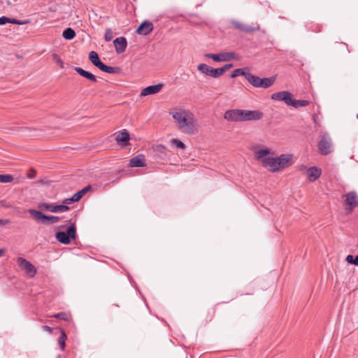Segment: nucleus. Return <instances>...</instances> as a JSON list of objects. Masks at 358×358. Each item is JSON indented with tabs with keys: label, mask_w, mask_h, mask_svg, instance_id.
<instances>
[{
	"label": "nucleus",
	"mask_w": 358,
	"mask_h": 358,
	"mask_svg": "<svg viewBox=\"0 0 358 358\" xmlns=\"http://www.w3.org/2000/svg\"><path fill=\"white\" fill-rule=\"evenodd\" d=\"M171 114L180 131L187 134H194V117L190 111L180 109L178 111L171 113Z\"/></svg>",
	"instance_id": "obj_1"
},
{
	"label": "nucleus",
	"mask_w": 358,
	"mask_h": 358,
	"mask_svg": "<svg viewBox=\"0 0 358 358\" xmlns=\"http://www.w3.org/2000/svg\"><path fill=\"white\" fill-rule=\"evenodd\" d=\"M264 113L259 110L241 109L229 110L224 114V118L230 122L259 120L262 119Z\"/></svg>",
	"instance_id": "obj_2"
},
{
	"label": "nucleus",
	"mask_w": 358,
	"mask_h": 358,
	"mask_svg": "<svg viewBox=\"0 0 358 358\" xmlns=\"http://www.w3.org/2000/svg\"><path fill=\"white\" fill-rule=\"evenodd\" d=\"M270 154V150L268 148L261 149L256 152V158L260 160L262 166L266 168L269 171L274 173L278 171V161L276 157H266Z\"/></svg>",
	"instance_id": "obj_3"
},
{
	"label": "nucleus",
	"mask_w": 358,
	"mask_h": 358,
	"mask_svg": "<svg viewBox=\"0 0 358 358\" xmlns=\"http://www.w3.org/2000/svg\"><path fill=\"white\" fill-rule=\"evenodd\" d=\"M233 66V64L229 63L224 65L222 67L215 69L206 64H200L198 65L197 69L205 76H210L213 78H218Z\"/></svg>",
	"instance_id": "obj_4"
},
{
	"label": "nucleus",
	"mask_w": 358,
	"mask_h": 358,
	"mask_svg": "<svg viewBox=\"0 0 358 358\" xmlns=\"http://www.w3.org/2000/svg\"><path fill=\"white\" fill-rule=\"evenodd\" d=\"M245 79L255 87L266 89L273 85L275 81L276 76H273L270 78H261L260 77L248 72L245 76Z\"/></svg>",
	"instance_id": "obj_5"
},
{
	"label": "nucleus",
	"mask_w": 358,
	"mask_h": 358,
	"mask_svg": "<svg viewBox=\"0 0 358 358\" xmlns=\"http://www.w3.org/2000/svg\"><path fill=\"white\" fill-rule=\"evenodd\" d=\"M28 212L35 221L43 224H52L60 220V217L57 216L47 215L41 211L35 209H29Z\"/></svg>",
	"instance_id": "obj_6"
},
{
	"label": "nucleus",
	"mask_w": 358,
	"mask_h": 358,
	"mask_svg": "<svg viewBox=\"0 0 358 358\" xmlns=\"http://www.w3.org/2000/svg\"><path fill=\"white\" fill-rule=\"evenodd\" d=\"M77 237L76 227L75 223L71 224L66 229V231H57L55 234L56 239L61 243L68 245L71 240Z\"/></svg>",
	"instance_id": "obj_7"
},
{
	"label": "nucleus",
	"mask_w": 358,
	"mask_h": 358,
	"mask_svg": "<svg viewBox=\"0 0 358 358\" xmlns=\"http://www.w3.org/2000/svg\"><path fill=\"white\" fill-rule=\"evenodd\" d=\"M348 213H351L358 206V195L356 192L351 191L343 196Z\"/></svg>",
	"instance_id": "obj_8"
},
{
	"label": "nucleus",
	"mask_w": 358,
	"mask_h": 358,
	"mask_svg": "<svg viewBox=\"0 0 358 358\" xmlns=\"http://www.w3.org/2000/svg\"><path fill=\"white\" fill-rule=\"evenodd\" d=\"M331 140L327 133L324 134L318 143V149L322 155H327L331 152Z\"/></svg>",
	"instance_id": "obj_9"
},
{
	"label": "nucleus",
	"mask_w": 358,
	"mask_h": 358,
	"mask_svg": "<svg viewBox=\"0 0 358 358\" xmlns=\"http://www.w3.org/2000/svg\"><path fill=\"white\" fill-rule=\"evenodd\" d=\"M231 24L235 29L247 34L252 33L260 29L258 24H256L255 26H250L235 20L231 21Z\"/></svg>",
	"instance_id": "obj_10"
},
{
	"label": "nucleus",
	"mask_w": 358,
	"mask_h": 358,
	"mask_svg": "<svg viewBox=\"0 0 358 358\" xmlns=\"http://www.w3.org/2000/svg\"><path fill=\"white\" fill-rule=\"evenodd\" d=\"M38 208L51 213L65 212L69 210V207L66 205H53L47 203H39Z\"/></svg>",
	"instance_id": "obj_11"
},
{
	"label": "nucleus",
	"mask_w": 358,
	"mask_h": 358,
	"mask_svg": "<svg viewBox=\"0 0 358 358\" xmlns=\"http://www.w3.org/2000/svg\"><path fill=\"white\" fill-rule=\"evenodd\" d=\"M17 262L22 269H23L29 276L33 277L36 273V269L34 266L23 257H18Z\"/></svg>",
	"instance_id": "obj_12"
},
{
	"label": "nucleus",
	"mask_w": 358,
	"mask_h": 358,
	"mask_svg": "<svg viewBox=\"0 0 358 358\" xmlns=\"http://www.w3.org/2000/svg\"><path fill=\"white\" fill-rule=\"evenodd\" d=\"M271 99L273 100L283 101L287 106H290L291 102L292 101V94L289 92L282 91L273 93L271 95Z\"/></svg>",
	"instance_id": "obj_13"
},
{
	"label": "nucleus",
	"mask_w": 358,
	"mask_h": 358,
	"mask_svg": "<svg viewBox=\"0 0 358 358\" xmlns=\"http://www.w3.org/2000/svg\"><path fill=\"white\" fill-rule=\"evenodd\" d=\"M164 87L163 83H158L145 87L141 92V96L156 94L159 92Z\"/></svg>",
	"instance_id": "obj_14"
},
{
	"label": "nucleus",
	"mask_w": 358,
	"mask_h": 358,
	"mask_svg": "<svg viewBox=\"0 0 358 358\" xmlns=\"http://www.w3.org/2000/svg\"><path fill=\"white\" fill-rule=\"evenodd\" d=\"M153 24L149 21H143L137 28L136 32L139 35L146 36L153 30Z\"/></svg>",
	"instance_id": "obj_15"
},
{
	"label": "nucleus",
	"mask_w": 358,
	"mask_h": 358,
	"mask_svg": "<svg viewBox=\"0 0 358 358\" xmlns=\"http://www.w3.org/2000/svg\"><path fill=\"white\" fill-rule=\"evenodd\" d=\"M113 44L115 48V51L118 54L124 52L127 47V39L123 36L116 38L113 41Z\"/></svg>",
	"instance_id": "obj_16"
},
{
	"label": "nucleus",
	"mask_w": 358,
	"mask_h": 358,
	"mask_svg": "<svg viewBox=\"0 0 358 358\" xmlns=\"http://www.w3.org/2000/svg\"><path fill=\"white\" fill-rule=\"evenodd\" d=\"M145 157L143 154H139L129 160L130 167H145Z\"/></svg>",
	"instance_id": "obj_17"
},
{
	"label": "nucleus",
	"mask_w": 358,
	"mask_h": 358,
	"mask_svg": "<svg viewBox=\"0 0 358 358\" xmlns=\"http://www.w3.org/2000/svg\"><path fill=\"white\" fill-rule=\"evenodd\" d=\"M306 173L309 180L310 182H314L320 177L322 171L316 166H313L308 169Z\"/></svg>",
	"instance_id": "obj_18"
},
{
	"label": "nucleus",
	"mask_w": 358,
	"mask_h": 358,
	"mask_svg": "<svg viewBox=\"0 0 358 358\" xmlns=\"http://www.w3.org/2000/svg\"><path fill=\"white\" fill-rule=\"evenodd\" d=\"M115 139L119 143L122 144L123 146H125L128 144V142L130 140V136L129 132L126 129H124L119 132Z\"/></svg>",
	"instance_id": "obj_19"
},
{
	"label": "nucleus",
	"mask_w": 358,
	"mask_h": 358,
	"mask_svg": "<svg viewBox=\"0 0 358 358\" xmlns=\"http://www.w3.org/2000/svg\"><path fill=\"white\" fill-rule=\"evenodd\" d=\"M74 70L77 72L80 76L90 80L92 82L96 83L97 81L96 77L92 74V73L83 69L80 67H75Z\"/></svg>",
	"instance_id": "obj_20"
},
{
	"label": "nucleus",
	"mask_w": 358,
	"mask_h": 358,
	"mask_svg": "<svg viewBox=\"0 0 358 358\" xmlns=\"http://www.w3.org/2000/svg\"><path fill=\"white\" fill-rule=\"evenodd\" d=\"M276 159L279 169H282L288 166L292 157L289 155H281L280 157H276Z\"/></svg>",
	"instance_id": "obj_21"
},
{
	"label": "nucleus",
	"mask_w": 358,
	"mask_h": 358,
	"mask_svg": "<svg viewBox=\"0 0 358 358\" xmlns=\"http://www.w3.org/2000/svg\"><path fill=\"white\" fill-rule=\"evenodd\" d=\"M205 57L217 62H227L226 52H222L219 54L207 53L205 55Z\"/></svg>",
	"instance_id": "obj_22"
},
{
	"label": "nucleus",
	"mask_w": 358,
	"mask_h": 358,
	"mask_svg": "<svg viewBox=\"0 0 358 358\" xmlns=\"http://www.w3.org/2000/svg\"><path fill=\"white\" fill-rule=\"evenodd\" d=\"M89 59L94 66L100 69L103 64V62L100 60L99 55L95 51H91L89 54Z\"/></svg>",
	"instance_id": "obj_23"
},
{
	"label": "nucleus",
	"mask_w": 358,
	"mask_h": 358,
	"mask_svg": "<svg viewBox=\"0 0 358 358\" xmlns=\"http://www.w3.org/2000/svg\"><path fill=\"white\" fill-rule=\"evenodd\" d=\"M99 69L103 72L111 74L120 73L121 72V69L120 67L107 66L103 63Z\"/></svg>",
	"instance_id": "obj_24"
},
{
	"label": "nucleus",
	"mask_w": 358,
	"mask_h": 358,
	"mask_svg": "<svg viewBox=\"0 0 358 358\" xmlns=\"http://www.w3.org/2000/svg\"><path fill=\"white\" fill-rule=\"evenodd\" d=\"M306 27L308 31L313 33H319L322 29V25L320 24L313 23V22H306Z\"/></svg>",
	"instance_id": "obj_25"
},
{
	"label": "nucleus",
	"mask_w": 358,
	"mask_h": 358,
	"mask_svg": "<svg viewBox=\"0 0 358 358\" xmlns=\"http://www.w3.org/2000/svg\"><path fill=\"white\" fill-rule=\"evenodd\" d=\"M154 151L161 159H164L169 150L163 145H157L154 148Z\"/></svg>",
	"instance_id": "obj_26"
},
{
	"label": "nucleus",
	"mask_w": 358,
	"mask_h": 358,
	"mask_svg": "<svg viewBox=\"0 0 358 358\" xmlns=\"http://www.w3.org/2000/svg\"><path fill=\"white\" fill-rule=\"evenodd\" d=\"M59 331L60 336L58 338V344L59 348L64 351L66 348V341L67 340V335L63 329H59Z\"/></svg>",
	"instance_id": "obj_27"
},
{
	"label": "nucleus",
	"mask_w": 358,
	"mask_h": 358,
	"mask_svg": "<svg viewBox=\"0 0 358 358\" xmlns=\"http://www.w3.org/2000/svg\"><path fill=\"white\" fill-rule=\"evenodd\" d=\"M76 35V31L71 27L65 29L62 33V36L66 40L73 39Z\"/></svg>",
	"instance_id": "obj_28"
},
{
	"label": "nucleus",
	"mask_w": 358,
	"mask_h": 358,
	"mask_svg": "<svg viewBox=\"0 0 358 358\" xmlns=\"http://www.w3.org/2000/svg\"><path fill=\"white\" fill-rule=\"evenodd\" d=\"M309 103L310 102L307 100H296L292 99L290 106L295 108H298L299 107L307 106Z\"/></svg>",
	"instance_id": "obj_29"
},
{
	"label": "nucleus",
	"mask_w": 358,
	"mask_h": 358,
	"mask_svg": "<svg viewBox=\"0 0 358 358\" xmlns=\"http://www.w3.org/2000/svg\"><path fill=\"white\" fill-rule=\"evenodd\" d=\"M92 189L91 185H87V187H84L81 190L78 191L76 194H74L75 197L76 198V200L78 201H80L82 197L90 189Z\"/></svg>",
	"instance_id": "obj_30"
},
{
	"label": "nucleus",
	"mask_w": 358,
	"mask_h": 358,
	"mask_svg": "<svg viewBox=\"0 0 358 358\" xmlns=\"http://www.w3.org/2000/svg\"><path fill=\"white\" fill-rule=\"evenodd\" d=\"M247 73H248V72H246L245 69H236L231 73V78H234L238 76H243L245 78Z\"/></svg>",
	"instance_id": "obj_31"
},
{
	"label": "nucleus",
	"mask_w": 358,
	"mask_h": 358,
	"mask_svg": "<svg viewBox=\"0 0 358 358\" xmlns=\"http://www.w3.org/2000/svg\"><path fill=\"white\" fill-rule=\"evenodd\" d=\"M50 317H55V318L59 319V320H64V321L69 320V315L65 312H60V313L54 314V315H51Z\"/></svg>",
	"instance_id": "obj_32"
},
{
	"label": "nucleus",
	"mask_w": 358,
	"mask_h": 358,
	"mask_svg": "<svg viewBox=\"0 0 358 358\" xmlns=\"http://www.w3.org/2000/svg\"><path fill=\"white\" fill-rule=\"evenodd\" d=\"M13 180V176L10 174L0 175V182L8 183L11 182Z\"/></svg>",
	"instance_id": "obj_33"
},
{
	"label": "nucleus",
	"mask_w": 358,
	"mask_h": 358,
	"mask_svg": "<svg viewBox=\"0 0 358 358\" xmlns=\"http://www.w3.org/2000/svg\"><path fill=\"white\" fill-rule=\"evenodd\" d=\"M345 259L348 263L350 264H354L355 266H358V255H356L355 257L349 255L346 257Z\"/></svg>",
	"instance_id": "obj_34"
},
{
	"label": "nucleus",
	"mask_w": 358,
	"mask_h": 358,
	"mask_svg": "<svg viewBox=\"0 0 358 358\" xmlns=\"http://www.w3.org/2000/svg\"><path fill=\"white\" fill-rule=\"evenodd\" d=\"M171 143L172 145H176L178 148L184 150L185 148V145L184 143L180 141V140L177 138H173L171 140Z\"/></svg>",
	"instance_id": "obj_35"
},
{
	"label": "nucleus",
	"mask_w": 358,
	"mask_h": 358,
	"mask_svg": "<svg viewBox=\"0 0 358 358\" xmlns=\"http://www.w3.org/2000/svg\"><path fill=\"white\" fill-rule=\"evenodd\" d=\"M226 56H227V62L230 61L231 59L234 60H239L240 57L238 54L235 53L234 52H226Z\"/></svg>",
	"instance_id": "obj_36"
},
{
	"label": "nucleus",
	"mask_w": 358,
	"mask_h": 358,
	"mask_svg": "<svg viewBox=\"0 0 358 358\" xmlns=\"http://www.w3.org/2000/svg\"><path fill=\"white\" fill-rule=\"evenodd\" d=\"M113 33L110 29H107L104 34L106 41H110L113 39Z\"/></svg>",
	"instance_id": "obj_37"
},
{
	"label": "nucleus",
	"mask_w": 358,
	"mask_h": 358,
	"mask_svg": "<svg viewBox=\"0 0 358 358\" xmlns=\"http://www.w3.org/2000/svg\"><path fill=\"white\" fill-rule=\"evenodd\" d=\"M28 22L27 21H21L15 18H10L9 21H8V23H11L13 24H18V25H22L26 24Z\"/></svg>",
	"instance_id": "obj_38"
},
{
	"label": "nucleus",
	"mask_w": 358,
	"mask_h": 358,
	"mask_svg": "<svg viewBox=\"0 0 358 358\" xmlns=\"http://www.w3.org/2000/svg\"><path fill=\"white\" fill-rule=\"evenodd\" d=\"M78 201L76 200V198L75 197L74 194L71 197V198H67V199H65L62 203H64L63 205H69V204H71L72 203H74V202H77Z\"/></svg>",
	"instance_id": "obj_39"
},
{
	"label": "nucleus",
	"mask_w": 358,
	"mask_h": 358,
	"mask_svg": "<svg viewBox=\"0 0 358 358\" xmlns=\"http://www.w3.org/2000/svg\"><path fill=\"white\" fill-rule=\"evenodd\" d=\"M53 59L55 62L60 66L61 68L64 67V62L58 55H53Z\"/></svg>",
	"instance_id": "obj_40"
},
{
	"label": "nucleus",
	"mask_w": 358,
	"mask_h": 358,
	"mask_svg": "<svg viewBox=\"0 0 358 358\" xmlns=\"http://www.w3.org/2000/svg\"><path fill=\"white\" fill-rule=\"evenodd\" d=\"M9 21V17L6 16L0 17V25H3L8 23Z\"/></svg>",
	"instance_id": "obj_41"
},
{
	"label": "nucleus",
	"mask_w": 358,
	"mask_h": 358,
	"mask_svg": "<svg viewBox=\"0 0 358 358\" xmlns=\"http://www.w3.org/2000/svg\"><path fill=\"white\" fill-rule=\"evenodd\" d=\"M11 223L9 219H0V226H5Z\"/></svg>",
	"instance_id": "obj_42"
},
{
	"label": "nucleus",
	"mask_w": 358,
	"mask_h": 358,
	"mask_svg": "<svg viewBox=\"0 0 358 358\" xmlns=\"http://www.w3.org/2000/svg\"><path fill=\"white\" fill-rule=\"evenodd\" d=\"M36 175V171L34 169H31V172L27 173V177L28 178L32 179V178H35Z\"/></svg>",
	"instance_id": "obj_43"
},
{
	"label": "nucleus",
	"mask_w": 358,
	"mask_h": 358,
	"mask_svg": "<svg viewBox=\"0 0 358 358\" xmlns=\"http://www.w3.org/2000/svg\"><path fill=\"white\" fill-rule=\"evenodd\" d=\"M42 329L44 331H46L49 332L50 334L52 333V329L50 327H49V326L44 325V326L42 327Z\"/></svg>",
	"instance_id": "obj_44"
},
{
	"label": "nucleus",
	"mask_w": 358,
	"mask_h": 358,
	"mask_svg": "<svg viewBox=\"0 0 358 358\" xmlns=\"http://www.w3.org/2000/svg\"><path fill=\"white\" fill-rule=\"evenodd\" d=\"M214 313H214V310H212V313H211V314H210V320H211L213 319V316H214Z\"/></svg>",
	"instance_id": "obj_45"
},
{
	"label": "nucleus",
	"mask_w": 358,
	"mask_h": 358,
	"mask_svg": "<svg viewBox=\"0 0 358 358\" xmlns=\"http://www.w3.org/2000/svg\"><path fill=\"white\" fill-rule=\"evenodd\" d=\"M4 253V250L3 249H0V257H1Z\"/></svg>",
	"instance_id": "obj_46"
},
{
	"label": "nucleus",
	"mask_w": 358,
	"mask_h": 358,
	"mask_svg": "<svg viewBox=\"0 0 358 358\" xmlns=\"http://www.w3.org/2000/svg\"><path fill=\"white\" fill-rule=\"evenodd\" d=\"M341 44L345 46L346 50L349 51L348 49L347 45L345 43H341Z\"/></svg>",
	"instance_id": "obj_47"
},
{
	"label": "nucleus",
	"mask_w": 358,
	"mask_h": 358,
	"mask_svg": "<svg viewBox=\"0 0 358 358\" xmlns=\"http://www.w3.org/2000/svg\"><path fill=\"white\" fill-rule=\"evenodd\" d=\"M59 358H60V357H59Z\"/></svg>",
	"instance_id": "obj_48"
}]
</instances>
